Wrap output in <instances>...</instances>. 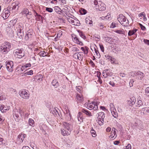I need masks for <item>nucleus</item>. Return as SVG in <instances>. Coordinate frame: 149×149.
<instances>
[{
	"label": "nucleus",
	"instance_id": "nucleus-1",
	"mask_svg": "<svg viewBox=\"0 0 149 149\" xmlns=\"http://www.w3.org/2000/svg\"><path fill=\"white\" fill-rule=\"evenodd\" d=\"M63 128L61 130V132L63 136L68 135L70 134L72 127V125L70 124L65 122L63 125Z\"/></svg>",
	"mask_w": 149,
	"mask_h": 149
},
{
	"label": "nucleus",
	"instance_id": "nucleus-2",
	"mask_svg": "<svg viewBox=\"0 0 149 149\" xmlns=\"http://www.w3.org/2000/svg\"><path fill=\"white\" fill-rule=\"evenodd\" d=\"M11 45L8 42H5L2 44L0 46V52L3 54H6L10 50Z\"/></svg>",
	"mask_w": 149,
	"mask_h": 149
},
{
	"label": "nucleus",
	"instance_id": "nucleus-3",
	"mask_svg": "<svg viewBox=\"0 0 149 149\" xmlns=\"http://www.w3.org/2000/svg\"><path fill=\"white\" fill-rule=\"evenodd\" d=\"M117 20L123 26L126 27L128 26L129 21L122 14H120L118 16Z\"/></svg>",
	"mask_w": 149,
	"mask_h": 149
},
{
	"label": "nucleus",
	"instance_id": "nucleus-4",
	"mask_svg": "<svg viewBox=\"0 0 149 149\" xmlns=\"http://www.w3.org/2000/svg\"><path fill=\"white\" fill-rule=\"evenodd\" d=\"M94 3L97 10L99 11H104L106 9L105 5L101 1H98L95 0L94 1Z\"/></svg>",
	"mask_w": 149,
	"mask_h": 149
},
{
	"label": "nucleus",
	"instance_id": "nucleus-5",
	"mask_svg": "<svg viewBox=\"0 0 149 149\" xmlns=\"http://www.w3.org/2000/svg\"><path fill=\"white\" fill-rule=\"evenodd\" d=\"M15 29L16 28L17 29V34L19 37L20 38H22L23 36V31H22V24H17L14 27Z\"/></svg>",
	"mask_w": 149,
	"mask_h": 149
},
{
	"label": "nucleus",
	"instance_id": "nucleus-6",
	"mask_svg": "<svg viewBox=\"0 0 149 149\" xmlns=\"http://www.w3.org/2000/svg\"><path fill=\"white\" fill-rule=\"evenodd\" d=\"M19 94L20 96L23 99H28L30 97V93L27 90L25 89H23L20 90Z\"/></svg>",
	"mask_w": 149,
	"mask_h": 149
},
{
	"label": "nucleus",
	"instance_id": "nucleus-7",
	"mask_svg": "<svg viewBox=\"0 0 149 149\" xmlns=\"http://www.w3.org/2000/svg\"><path fill=\"white\" fill-rule=\"evenodd\" d=\"M100 102H93L91 103H88L87 104V108L90 109H93L94 110H96L98 108V105Z\"/></svg>",
	"mask_w": 149,
	"mask_h": 149
},
{
	"label": "nucleus",
	"instance_id": "nucleus-8",
	"mask_svg": "<svg viewBox=\"0 0 149 149\" xmlns=\"http://www.w3.org/2000/svg\"><path fill=\"white\" fill-rule=\"evenodd\" d=\"M15 56L18 58H21L24 56V52L22 49H17L14 51Z\"/></svg>",
	"mask_w": 149,
	"mask_h": 149
},
{
	"label": "nucleus",
	"instance_id": "nucleus-9",
	"mask_svg": "<svg viewBox=\"0 0 149 149\" xmlns=\"http://www.w3.org/2000/svg\"><path fill=\"white\" fill-rule=\"evenodd\" d=\"M98 114V116L97 120V122L100 125H102L103 124V123L104 122V112H99Z\"/></svg>",
	"mask_w": 149,
	"mask_h": 149
},
{
	"label": "nucleus",
	"instance_id": "nucleus-10",
	"mask_svg": "<svg viewBox=\"0 0 149 149\" xmlns=\"http://www.w3.org/2000/svg\"><path fill=\"white\" fill-rule=\"evenodd\" d=\"M16 29L14 28V27L9 26H8L6 29V31L11 37L13 36Z\"/></svg>",
	"mask_w": 149,
	"mask_h": 149
},
{
	"label": "nucleus",
	"instance_id": "nucleus-11",
	"mask_svg": "<svg viewBox=\"0 0 149 149\" xmlns=\"http://www.w3.org/2000/svg\"><path fill=\"white\" fill-rule=\"evenodd\" d=\"M26 137V135L21 134H19L17 136L16 140V143L17 144L19 145L22 143L24 139V138Z\"/></svg>",
	"mask_w": 149,
	"mask_h": 149
},
{
	"label": "nucleus",
	"instance_id": "nucleus-12",
	"mask_svg": "<svg viewBox=\"0 0 149 149\" xmlns=\"http://www.w3.org/2000/svg\"><path fill=\"white\" fill-rule=\"evenodd\" d=\"M19 3L18 1H15L12 4L13 7H8V9H9L10 10H15V11H17L19 7Z\"/></svg>",
	"mask_w": 149,
	"mask_h": 149
},
{
	"label": "nucleus",
	"instance_id": "nucleus-13",
	"mask_svg": "<svg viewBox=\"0 0 149 149\" xmlns=\"http://www.w3.org/2000/svg\"><path fill=\"white\" fill-rule=\"evenodd\" d=\"M73 57L75 59L82 61L84 57L83 53L82 52H81L75 53L73 54Z\"/></svg>",
	"mask_w": 149,
	"mask_h": 149
},
{
	"label": "nucleus",
	"instance_id": "nucleus-14",
	"mask_svg": "<svg viewBox=\"0 0 149 149\" xmlns=\"http://www.w3.org/2000/svg\"><path fill=\"white\" fill-rule=\"evenodd\" d=\"M68 21L70 22L74 25L77 26H79L80 25L79 21L77 18L73 19L72 17H70L68 18Z\"/></svg>",
	"mask_w": 149,
	"mask_h": 149
},
{
	"label": "nucleus",
	"instance_id": "nucleus-15",
	"mask_svg": "<svg viewBox=\"0 0 149 149\" xmlns=\"http://www.w3.org/2000/svg\"><path fill=\"white\" fill-rule=\"evenodd\" d=\"M71 36L72 38V40L75 43L81 45H82L83 43L82 42L80 41L76 35L74 34H72Z\"/></svg>",
	"mask_w": 149,
	"mask_h": 149
},
{
	"label": "nucleus",
	"instance_id": "nucleus-16",
	"mask_svg": "<svg viewBox=\"0 0 149 149\" xmlns=\"http://www.w3.org/2000/svg\"><path fill=\"white\" fill-rule=\"evenodd\" d=\"M10 11L9 9H8V8H7V9H4L3 10L2 14V16L4 19H7L9 16L10 15L9 11Z\"/></svg>",
	"mask_w": 149,
	"mask_h": 149
},
{
	"label": "nucleus",
	"instance_id": "nucleus-17",
	"mask_svg": "<svg viewBox=\"0 0 149 149\" xmlns=\"http://www.w3.org/2000/svg\"><path fill=\"white\" fill-rule=\"evenodd\" d=\"M13 63L12 61H8L6 65V67L8 70L11 72L13 70Z\"/></svg>",
	"mask_w": 149,
	"mask_h": 149
},
{
	"label": "nucleus",
	"instance_id": "nucleus-18",
	"mask_svg": "<svg viewBox=\"0 0 149 149\" xmlns=\"http://www.w3.org/2000/svg\"><path fill=\"white\" fill-rule=\"evenodd\" d=\"M10 108L9 106H5L3 104H0V110L3 113L6 112L5 111L8 110Z\"/></svg>",
	"mask_w": 149,
	"mask_h": 149
},
{
	"label": "nucleus",
	"instance_id": "nucleus-19",
	"mask_svg": "<svg viewBox=\"0 0 149 149\" xmlns=\"http://www.w3.org/2000/svg\"><path fill=\"white\" fill-rule=\"evenodd\" d=\"M116 129L114 128H113L111 132V135L109 136V138L111 139H114L117 136Z\"/></svg>",
	"mask_w": 149,
	"mask_h": 149
},
{
	"label": "nucleus",
	"instance_id": "nucleus-20",
	"mask_svg": "<svg viewBox=\"0 0 149 149\" xmlns=\"http://www.w3.org/2000/svg\"><path fill=\"white\" fill-rule=\"evenodd\" d=\"M136 99L135 97H131L130 99L127 101V104H128L130 106L132 107L134 105Z\"/></svg>",
	"mask_w": 149,
	"mask_h": 149
},
{
	"label": "nucleus",
	"instance_id": "nucleus-21",
	"mask_svg": "<svg viewBox=\"0 0 149 149\" xmlns=\"http://www.w3.org/2000/svg\"><path fill=\"white\" fill-rule=\"evenodd\" d=\"M76 99L78 103H82L84 100L83 97L81 94L77 93L76 95Z\"/></svg>",
	"mask_w": 149,
	"mask_h": 149
},
{
	"label": "nucleus",
	"instance_id": "nucleus-22",
	"mask_svg": "<svg viewBox=\"0 0 149 149\" xmlns=\"http://www.w3.org/2000/svg\"><path fill=\"white\" fill-rule=\"evenodd\" d=\"M136 77L138 79L141 80L142 78L144 77V74L140 71H138L136 72Z\"/></svg>",
	"mask_w": 149,
	"mask_h": 149
},
{
	"label": "nucleus",
	"instance_id": "nucleus-23",
	"mask_svg": "<svg viewBox=\"0 0 149 149\" xmlns=\"http://www.w3.org/2000/svg\"><path fill=\"white\" fill-rule=\"evenodd\" d=\"M93 21L90 17H88L86 19V23L88 26H93Z\"/></svg>",
	"mask_w": 149,
	"mask_h": 149
},
{
	"label": "nucleus",
	"instance_id": "nucleus-24",
	"mask_svg": "<svg viewBox=\"0 0 149 149\" xmlns=\"http://www.w3.org/2000/svg\"><path fill=\"white\" fill-rule=\"evenodd\" d=\"M17 19H15L13 20H11L9 23L8 26H11L14 27V25L17 22Z\"/></svg>",
	"mask_w": 149,
	"mask_h": 149
},
{
	"label": "nucleus",
	"instance_id": "nucleus-25",
	"mask_svg": "<svg viewBox=\"0 0 149 149\" xmlns=\"http://www.w3.org/2000/svg\"><path fill=\"white\" fill-rule=\"evenodd\" d=\"M22 13L23 15L25 14L26 16L28 15H31V13L29 12L28 9L27 8H24L22 11Z\"/></svg>",
	"mask_w": 149,
	"mask_h": 149
},
{
	"label": "nucleus",
	"instance_id": "nucleus-26",
	"mask_svg": "<svg viewBox=\"0 0 149 149\" xmlns=\"http://www.w3.org/2000/svg\"><path fill=\"white\" fill-rule=\"evenodd\" d=\"M33 33L29 32L26 34L25 39L26 40H27L29 39H31L33 37Z\"/></svg>",
	"mask_w": 149,
	"mask_h": 149
},
{
	"label": "nucleus",
	"instance_id": "nucleus-27",
	"mask_svg": "<svg viewBox=\"0 0 149 149\" xmlns=\"http://www.w3.org/2000/svg\"><path fill=\"white\" fill-rule=\"evenodd\" d=\"M54 10L57 13L60 15L63 13V11L58 6H55L54 8Z\"/></svg>",
	"mask_w": 149,
	"mask_h": 149
},
{
	"label": "nucleus",
	"instance_id": "nucleus-28",
	"mask_svg": "<svg viewBox=\"0 0 149 149\" xmlns=\"http://www.w3.org/2000/svg\"><path fill=\"white\" fill-rule=\"evenodd\" d=\"M138 30L136 29H134L132 30H130L128 33V35L129 36H131L135 34Z\"/></svg>",
	"mask_w": 149,
	"mask_h": 149
},
{
	"label": "nucleus",
	"instance_id": "nucleus-29",
	"mask_svg": "<svg viewBox=\"0 0 149 149\" xmlns=\"http://www.w3.org/2000/svg\"><path fill=\"white\" fill-rule=\"evenodd\" d=\"M102 19H107L109 20H111L112 18L111 17L110 14L109 13H107V16H105V17H102Z\"/></svg>",
	"mask_w": 149,
	"mask_h": 149
},
{
	"label": "nucleus",
	"instance_id": "nucleus-30",
	"mask_svg": "<svg viewBox=\"0 0 149 149\" xmlns=\"http://www.w3.org/2000/svg\"><path fill=\"white\" fill-rule=\"evenodd\" d=\"M146 105V103L141 100H138L137 103V106L140 107L141 106H144Z\"/></svg>",
	"mask_w": 149,
	"mask_h": 149
},
{
	"label": "nucleus",
	"instance_id": "nucleus-31",
	"mask_svg": "<svg viewBox=\"0 0 149 149\" xmlns=\"http://www.w3.org/2000/svg\"><path fill=\"white\" fill-rule=\"evenodd\" d=\"M81 111L88 116H91V112L86 109H83L81 110Z\"/></svg>",
	"mask_w": 149,
	"mask_h": 149
},
{
	"label": "nucleus",
	"instance_id": "nucleus-32",
	"mask_svg": "<svg viewBox=\"0 0 149 149\" xmlns=\"http://www.w3.org/2000/svg\"><path fill=\"white\" fill-rule=\"evenodd\" d=\"M52 84L55 87H57L59 86V83L58 81L56 79H54L52 82Z\"/></svg>",
	"mask_w": 149,
	"mask_h": 149
},
{
	"label": "nucleus",
	"instance_id": "nucleus-33",
	"mask_svg": "<svg viewBox=\"0 0 149 149\" xmlns=\"http://www.w3.org/2000/svg\"><path fill=\"white\" fill-rule=\"evenodd\" d=\"M82 113L79 112L78 114L77 119L78 121L81 122L83 121V118L82 117Z\"/></svg>",
	"mask_w": 149,
	"mask_h": 149
},
{
	"label": "nucleus",
	"instance_id": "nucleus-34",
	"mask_svg": "<svg viewBox=\"0 0 149 149\" xmlns=\"http://www.w3.org/2000/svg\"><path fill=\"white\" fill-rule=\"evenodd\" d=\"M81 49L84 52L85 54H87L89 49V48L88 47H81Z\"/></svg>",
	"mask_w": 149,
	"mask_h": 149
},
{
	"label": "nucleus",
	"instance_id": "nucleus-35",
	"mask_svg": "<svg viewBox=\"0 0 149 149\" xmlns=\"http://www.w3.org/2000/svg\"><path fill=\"white\" fill-rule=\"evenodd\" d=\"M28 123L29 125L32 127L34 126V122L33 120L31 118H29V120Z\"/></svg>",
	"mask_w": 149,
	"mask_h": 149
},
{
	"label": "nucleus",
	"instance_id": "nucleus-36",
	"mask_svg": "<svg viewBox=\"0 0 149 149\" xmlns=\"http://www.w3.org/2000/svg\"><path fill=\"white\" fill-rule=\"evenodd\" d=\"M115 32L120 34H124L125 33V31L124 30L122 29L120 30H117L115 31Z\"/></svg>",
	"mask_w": 149,
	"mask_h": 149
},
{
	"label": "nucleus",
	"instance_id": "nucleus-37",
	"mask_svg": "<svg viewBox=\"0 0 149 149\" xmlns=\"http://www.w3.org/2000/svg\"><path fill=\"white\" fill-rule=\"evenodd\" d=\"M107 70H104L102 73V75L104 78H107L110 75V74L109 72H107Z\"/></svg>",
	"mask_w": 149,
	"mask_h": 149
},
{
	"label": "nucleus",
	"instance_id": "nucleus-38",
	"mask_svg": "<svg viewBox=\"0 0 149 149\" xmlns=\"http://www.w3.org/2000/svg\"><path fill=\"white\" fill-rule=\"evenodd\" d=\"M111 113L112 114L113 116L114 117L116 118L118 117V115L116 110L113 111H111Z\"/></svg>",
	"mask_w": 149,
	"mask_h": 149
},
{
	"label": "nucleus",
	"instance_id": "nucleus-39",
	"mask_svg": "<svg viewBox=\"0 0 149 149\" xmlns=\"http://www.w3.org/2000/svg\"><path fill=\"white\" fill-rule=\"evenodd\" d=\"M47 53L45 52H40L38 54L40 56L45 57L47 56Z\"/></svg>",
	"mask_w": 149,
	"mask_h": 149
},
{
	"label": "nucleus",
	"instance_id": "nucleus-40",
	"mask_svg": "<svg viewBox=\"0 0 149 149\" xmlns=\"http://www.w3.org/2000/svg\"><path fill=\"white\" fill-rule=\"evenodd\" d=\"M142 111L143 112V114L149 113V109L147 108H143L142 109Z\"/></svg>",
	"mask_w": 149,
	"mask_h": 149
},
{
	"label": "nucleus",
	"instance_id": "nucleus-41",
	"mask_svg": "<svg viewBox=\"0 0 149 149\" xmlns=\"http://www.w3.org/2000/svg\"><path fill=\"white\" fill-rule=\"evenodd\" d=\"M105 41L107 42L110 43H111L113 42L112 39L108 37H105Z\"/></svg>",
	"mask_w": 149,
	"mask_h": 149
},
{
	"label": "nucleus",
	"instance_id": "nucleus-42",
	"mask_svg": "<svg viewBox=\"0 0 149 149\" xmlns=\"http://www.w3.org/2000/svg\"><path fill=\"white\" fill-rule=\"evenodd\" d=\"M110 109L111 111L116 110L114 104L113 103H111L110 104Z\"/></svg>",
	"mask_w": 149,
	"mask_h": 149
},
{
	"label": "nucleus",
	"instance_id": "nucleus-43",
	"mask_svg": "<svg viewBox=\"0 0 149 149\" xmlns=\"http://www.w3.org/2000/svg\"><path fill=\"white\" fill-rule=\"evenodd\" d=\"M80 13L82 15H85L86 13V11L83 8H81L79 10Z\"/></svg>",
	"mask_w": 149,
	"mask_h": 149
},
{
	"label": "nucleus",
	"instance_id": "nucleus-44",
	"mask_svg": "<svg viewBox=\"0 0 149 149\" xmlns=\"http://www.w3.org/2000/svg\"><path fill=\"white\" fill-rule=\"evenodd\" d=\"M13 114L14 118H15V117H17V116L19 115L20 113L16 109L15 110Z\"/></svg>",
	"mask_w": 149,
	"mask_h": 149
},
{
	"label": "nucleus",
	"instance_id": "nucleus-45",
	"mask_svg": "<svg viewBox=\"0 0 149 149\" xmlns=\"http://www.w3.org/2000/svg\"><path fill=\"white\" fill-rule=\"evenodd\" d=\"M91 133L93 137H95L96 136V132L95 131L93 130V128H92V129H91Z\"/></svg>",
	"mask_w": 149,
	"mask_h": 149
},
{
	"label": "nucleus",
	"instance_id": "nucleus-46",
	"mask_svg": "<svg viewBox=\"0 0 149 149\" xmlns=\"http://www.w3.org/2000/svg\"><path fill=\"white\" fill-rule=\"evenodd\" d=\"M95 51L96 55V58H99L100 57V55L98 50L96 49L95 48Z\"/></svg>",
	"mask_w": 149,
	"mask_h": 149
},
{
	"label": "nucleus",
	"instance_id": "nucleus-47",
	"mask_svg": "<svg viewBox=\"0 0 149 149\" xmlns=\"http://www.w3.org/2000/svg\"><path fill=\"white\" fill-rule=\"evenodd\" d=\"M38 77H39V78L37 80L39 81L40 82L42 81L43 79V77L42 75V74H39L38 76Z\"/></svg>",
	"mask_w": 149,
	"mask_h": 149
},
{
	"label": "nucleus",
	"instance_id": "nucleus-48",
	"mask_svg": "<svg viewBox=\"0 0 149 149\" xmlns=\"http://www.w3.org/2000/svg\"><path fill=\"white\" fill-rule=\"evenodd\" d=\"M5 119L3 115H0V123H2L4 121Z\"/></svg>",
	"mask_w": 149,
	"mask_h": 149
},
{
	"label": "nucleus",
	"instance_id": "nucleus-49",
	"mask_svg": "<svg viewBox=\"0 0 149 149\" xmlns=\"http://www.w3.org/2000/svg\"><path fill=\"white\" fill-rule=\"evenodd\" d=\"M33 74V71L32 70H30L27 71L25 73V74H26V75H32Z\"/></svg>",
	"mask_w": 149,
	"mask_h": 149
},
{
	"label": "nucleus",
	"instance_id": "nucleus-50",
	"mask_svg": "<svg viewBox=\"0 0 149 149\" xmlns=\"http://www.w3.org/2000/svg\"><path fill=\"white\" fill-rule=\"evenodd\" d=\"M71 49L73 52H77L79 51V49L76 47H72L71 48Z\"/></svg>",
	"mask_w": 149,
	"mask_h": 149
},
{
	"label": "nucleus",
	"instance_id": "nucleus-51",
	"mask_svg": "<svg viewBox=\"0 0 149 149\" xmlns=\"http://www.w3.org/2000/svg\"><path fill=\"white\" fill-rule=\"evenodd\" d=\"M52 113L54 115L56 114L57 115V113L58 114V111L55 108H54L53 109V111H52Z\"/></svg>",
	"mask_w": 149,
	"mask_h": 149
},
{
	"label": "nucleus",
	"instance_id": "nucleus-52",
	"mask_svg": "<svg viewBox=\"0 0 149 149\" xmlns=\"http://www.w3.org/2000/svg\"><path fill=\"white\" fill-rule=\"evenodd\" d=\"M117 25V24L115 23L112 22L110 26V28H114L116 27Z\"/></svg>",
	"mask_w": 149,
	"mask_h": 149
},
{
	"label": "nucleus",
	"instance_id": "nucleus-53",
	"mask_svg": "<svg viewBox=\"0 0 149 149\" xmlns=\"http://www.w3.org/2000/svg\"><path fill=\"white\" fill-rule=\"evenodd\" d=\"M42 16L39 15L36 17V21H40L41 20V19H42Z\"/></svg>",
	"mask_w": 149,
	"mask_h": 149
},
{
	"label": "nucleus",
	"instance_id": "nucleus-54",
	"mask_svg": "<svg viewBox=\"0 0 149 149\" xmlns=\"http://www.w3.org/2000/svg\"><path fill=\"white\" fill-rule=\"evenodd\" d=\"M138 71H136L134 72H130V74L131 75V76L134 77L135 76H136V72H137Z\"/></svg>",
	"mask_w": 149,
	"mask_h": 149
},
{
	"label": "nucleus",
	"instance_id": "nucleus-55",
	"mask_svg": "<svg viewBox=\"0 0 149 149\" xmlns=\"http://www.w3.org/2000/svg\"><path fill=\"white\" fill-rule=\"evenodd\" d=\"M14 118L16 122H18L21 119V117L19 115H18L17 117H15Z\"/></svg>",
	"mask_w": 149,
	"mask_h": 149
},
{
	"label": "nucleus",
	"instance_id": "nucleus-56",
	"mask_svg": "<svg viewBox=\"0 0 149 149\" xmlns=\"http://www.w3.org/2000/svg\"><path fill=\"white\" fill-rule=\"evenodd\" d=\"M46 10L49 13H52L53 12V9L51 8L46 7Z\"/></svg>",
	"mask_w": 149,
	"mask_h": 149
},
{
	"label": "nucleus",
	"instance_id": "nucleus-57",
	"mask_svg": "<svg viewBox=\"0 0 149 149\" xmlns=\"http://www.w3.org/2000/svg\"><path fill=\"white\" fill-rule=\"evenodd\" d=\"M111 62L112 63L116 64V59L114 58H113L112 57L110 59Z\"/></svg>",
	"mask_w": 149,
	"mask_h": 149
},
{
	"label": "nucleus",
	"instance_id": "nucleus-58",
	"mask_svg": "<svg viewBox=\"0 0 149 149\" xmlns=\"http://www.w3.org/2000/svg\"><path fill=\"white\" fill-rule=\"evenodd\" d=\"M4 140L2 138V136L0 134V145L4 143Z\"/></svg>",
	"mask_w": 149,
	"mask_h": 149
},
{
	"label": "nucleus",
	"instance_id": "nucleus-59",
	"mask_svg": "<svg viewBox=\"0 0 149 149\" xmlns=\"http://www.w3.org/2000/svg\"><path fill=\"white\" fill-rule=\"evenodd\" d=\"M79 35L81 37L84 39L86 38V37L82 32H81L79 33Z\"/></svg>",
	"mask_w": 149,
	"mask_h": 149
},
{
	"label": "nucleus",
	"instance_id": "nucleus-60",
	"mask_svg": "<svg viewBox=\"0 0 149 149\" xmlns=\"http://www.w3.org/2000/svg\"><path fill=\"white\" fill-rule=\"evenodd\" d=\"M98 27L100 29H103L104 28V25L103 23H99L98 24Z\"/></svg>",
	"mask_w": 149,
	"mask_h": 149
},
{
	"label": "nucleus",
	"instance_id": "nucleus-61",
	"mask_svg": "<svg viewBox=\"0 0 149 149\" xmlns=\"http://www.w3.org/2000/svg\"><path fill=\"white\" fill-rule=\"evenodd\" d=\"M104 57L106 59H108L110 60V59L111 58V57L108 54H106L104 56Z\"/></svg>",
	"mask_w": 149,
	"mask_h": 149
},
{
	"label": "nucleus",
	"instance_id": "nucleus-62",
	"mask_svg": "<svg viewBox=\"0 0 149 149\" xmlns=\"http://www.w3.org/2000/svg\"><path fill=\"white\" fill-rule=\"evenodd\" d=\"M134 82V81L133 80V79H132L130 80V81L129 82V84L130 87H132L133 86V83Z\"/></svg>",
	"mask_w": 149,
	"mask_h": 149
},
{
	"label": "nucleus",
	"instance_id": "nucleus-63",
	"mask_svg": "<svg viewBox=\"0 0 149 149\" xmlns=\"http://www.w3.org/2000/svg\"><path fill=\"white\" fill-rule=\"evenodd\" d=\"M143 42L145 44L149 45V40L144 39L143 40Z\"/></svg>",
	"mask_w": 149,
	"mask_h": 149
},
{
	"label": "nucleus",
	"instance_id": "nucleus-64",
	"mask_svg": "<svg viewBox=\"0 0 149 149\" xmlns=\"http://www.w3.org/2000/svg\"><path fill=\"white\" fill-rule=\"evenodd\" d=\"M125 149H131V146L130 144H128L126 146Z\"/></svg>",
	"mask_w": 149,
	"mask_h": 149
}]
</instances>
